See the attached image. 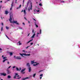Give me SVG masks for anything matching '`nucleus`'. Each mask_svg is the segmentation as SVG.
I'll return each mask as SVG.
<instances>
[{
  "label": "nucleus",
  "instance_id": "13d9d810",
  "mask_svg": "<svg viewBox=\"0 0 80 80\" xmlns=\"http://www.w3.org/2000/svg\"><path fill=\"white\" fill-rule=\"evenodd\" d=\"M42 77H41L40 78V79H42Z\"/></svg>",
  "mask_w": 80,
  "mask_h": 80
},
{
  "label": "nucleus",
  "instance_id": "dca6fc26",
  "mask_svg": "<svg viewBox=\"0 0 80 80\" xmlns=\"http://www.w3.org/2000/svg\"><path fill=\"white\" fill-rule=\"evenodd\" d=\"M35 33H34V34H33L31 38H34V37H35Z\"/></svg>",
  "mask_w": 80,
  "mask_h": 80
},
{
  "label": "nucleus",
  "instance_id": "9b49d317",
  "mask_svg": "<svg viewBox=\"0 0 80 80\" xmlns=\"http://www.w3.org/2000/svg\"><path fill=\"white\" fill-rule=\"evenodd\" d=\"M33 11V13H34V14H35V13H36V12H37V10H36V9H34Z\"/></svg>",
  "mask_w": 80,
  "mask_h": 80
},
{
  "label": "nucleus",
  "instance_id": "a18cd8bd",
  "mask_svg": "<svg viewBox=\"0 0 80 80\" xmlns=\"http://www.w3.org/2000/svg\"><path fill=\"white\" fill-rule=\"evenodd\" d=\"M30 46H28L26 48V49H27V48H28Z\"/></svg>",
  "mask_w": 80,
  "mask_h": 80
},
{
  "label": "nucleus",
  "instance_id": "49530a36",
  "mask_svg": "<svg viewBox=\"0 0 80 80\" xmlns=\"http://www.w3.org/2000/svg\"><path fill=\"white\" fill-rule=\"evenodd\" d=\"M20 70H21V68H19V71H20Z\"/></svg>",
  "mask_w": 80,
  "mask_h": 80
},
{
  "label": "nucleus",
  "instance_id": "6e6d98bb",
  "mask_svg": "<svg viewBox=\"0 0 80 80\" xmlns=\"http://www.w3.org/2000/svg\"><path fill=\"white\" fill-rule=\"evenodd\" d=\"M7 0L8 1V2L9 1H10V0Z\"/></svg>",
  "mask_w": 80,
  "mask_h": 80
},
{
  "label": "nucleus",
  "instance_id": "f257e3e1",
  "mask_svg": "<svg viewBox=\"0 0 80 80\" xmlns=\"http://www.w3.org/2000/svg\"><path fill=\"white\" fill-rule=\"evenodd\" d=\"M10 18L9 19V21H10L11 23H16V25H19V23L17 22V21H12V13L10 12Z\"/></svg>",
  "mask_w": 80,
  "mask_h": 80
},
{
  "label": "nucleus",
  "instance_id": "6e6552de",
  "mask_svg": "<svg viewBox=\"0 0 80 80\" xmlns=\"http://www.w3.org/2000/svg\"><path fill=\"white\" fill-rule=\"evenodd\" d=\"M0 75H1L3 76H6V75H7V74L5 73H1Z\"/></svg>",
  "mask_w": 80,
  "mask_h": 80
},
{
  "label": "nucleus",
  "instance_id": "69168bd1",
  "mask_svg": "<svg viewBox=\"0 0 80 80\" xmlns=\"http://www.w3.org/2000/svg\"><path fill=\"white\" fill-rule=\"evenodd\" d=\"M22 73H23V74L25 73V72H22Z\"/></svg>",
  "mask_w": 80,
  "mask_h": 80
},
{
  "label": "nucleus",
  "instance_id": "5701e85b",
  "mask_svg": "<svg viewBox=\"0 0 80 80\" xmlns=\"http://www.w3.org/2000/svg\"><path fill=\"white\" fill-rule=\"evenodd\" d=\"M18 43H19V45H22V43H20V41H19V43H18Z\"/></svg>",
  "mask_w": 80,
  "mask_h": 80
},
{
  "label": "nucleus",
  "instance_id": "4468645a",
  "mask_svg": "<svg viewBox=\"0 0 80 80\" xmlns=\"http://www.w3.org/2000/svg\"><path fill=\"white\" fill-rule=\"evenodd\" d=\"M42 33V30L41 29H40V33H39L38 32H37L38 35V34H41Z\"/></svg>",
  "mask_w": 80,
  "mask_h": 80
},
{
  "label": "nucleus",
  "instance_id": "0eeeda50",
  "mask_svg": "<svg viewBox=\"0 0 80 80\" xmlns=\"http://www.w3.org/2000/svg\"><path fill=\"white\" fill-rule=\"evenodd\" d=\"M18 73H15V76L14 77V78H16V77H19L20 76L18 75Z\"/></svg>",
  "mask_w": 80,
  "mask_h": 80
},
{
  "label": "nucleus",
  "instance_id": "1a4fd4ad",
  "mask_svg": "<svg viewBox=\"0 0 80 80\" xmlns=\"http://www.w3.org/2000/svg\"><path fill=\"white\" fill-rule=\"evenodd\" d=\"M34 23H35V25L36 26V27H38V26L37 25L38 24V22H34Z\"/></svg>",
  "mask_w": 80,
  "mask_h": 80
},
{
  "label": "nucleus",
  "instance_id": "37998d69",
  "mask_svg": "<svg viewBox=\"0 0 80 80\" xmlns=\"http://www.w3.org/2000/svg\"><path fill=\"white\" fill-rule=\"evenodd\" d=\"M33 42L31 43H30L31 45H33Z\"/></svg>",
  "mask_w": 80,
  "mask_h": 80
},
{
  "label": "nucleus",
  "instance_id": "6ab92c4d",
  "mask_svg": "<svg viewBox=\"0 0 80 80\" xmlns=\"http://www.w3.org/2000/svg\"><path fill=\"white\" fill-rule=\"evenodd\" d=\"M23 12L25 14V15H26V11H25V10H23Z\"/></svg>",
  "mask_w": 80,
  "mask_h": 80
},
{
  "label": "nucleus",
  "instance_id": "f03ea898",
  "mask_svg": "<svg viewBox=\"0 0 80 80\" xmlns=\"http://www.w3.org/2000/svg\"><path fill=\"white\" fill-rule=\"evenodd\" d=\"M31 64H33V63H36V64H33V65L35 67L38 66V65H39L40 63H37V62H35V60L32 61H31Z\"/></svg>",
  "mask_w": 80,
  "mask_h": 80
},
{
  "label": "nucleus",
  "instance_id": "680f3d73",
  "mask_svg": "<svg viewBox=\"0 0 80 80\" xmlns=\"http://www.w3.org/2000/svg\"><path fill=\"white\" fill-rule=\"evenodd\" d=\"M8 64H9V62H8Z\"/></svg>",
  "mask_w": 80,
  "mask_h": 80
},
{
  "label": "nucleus",
  "instance_id": "774afa93",
  "mask_svg": "<svg viewBox=\"0 0 80 80\" xmlns=\"http://www.w3.org/2000/svg\"><path fill=\"white\" fill-rule=\"evenodd\" d=\"M1 80H3V79H2Z\"/></svg>",
  "mask_w": 80,
  "mask_h": 80
},
{
  "label": "nucleus",
  "instance_id": "2f4dec72",
  "mask_svg": "<svg viewBox=\"0 0 80 80\" xmlns=\"http://www.w3.org/2000/svg\"><path fill=\"white\" fill-rule=\"evenodd\" d=\"M16 70L17 71H18V70H19V69H18V68H16Z\"/></svg>",
  "mask_w": 80,
  "mask_h": 80
},
{
  "label": "nucleus",
  "instance_id": "864d4df0",
  "mask_svg": "<svg viewBox=\"0 0 80 80\" xmlns=\"http://www.w3.org/2000/svg\"><path fill=\"white\" fill-rule=\"evenodd\" d=\"M2 25L3 26V23H2Z\"/></svg>",
  "mask_w": 80,
  "mask_h": 80
},
{
  "label": "nucleus",
  "instance_id": "72a5a7b5",
  "mask_svg": "<svg viewBox=\"0 0 80 80\" xmlns=\"http://www.w3.org/2000/svg\"><path fill=\"white\" fill-rule=\"evenodd\" d=\"M2 30H3V27H1V32L2 31Z\"/></svg>",
  "mask_w": 80,
  "mask_h": 80
},
{
  "label": "nucleus",
  "instance_id": "3c124183",
  "mask_svg": "<svg viewBox=\"0 0 80 80\" xmlns=\"http://www.w3.org/2000/svg\"><path fill=\"white\" fill-rule=\"evenodd\" d=\"M22 24H23V25H25V23H24V22H23Z\"/></svg>",
  "mask_w": 80,
  "mask_h": 80
},
{
  "label": "nucleus",
  "instance_id": "bb28decb",
  "mask_svg": "<svg viewBox=\"0 0 80 80\" xmlns=\"http://www.w3.org/2000/svg\"><path fill=\"white\" fill-rule=\"evenodd\" d=\"M35 75H36V74H34L33 76L34 78H35Z\"/></svg>",
  "mask_w": 80,
  "mask_h": 80
},
{
  "label": "nucleus",
  "instance_id": "052dcab7",
  "mask_svg": "<svg viewBox=\"0 0 80 80\" xmlns=\"http://www.w3.org/2000/svg\"><path fill=\"white\" fill-rule=\"evenodd\" d=\"M36 36L37 37H38V34H37V35H36Z\"/></svg>",
  "mask_w": 80,
  "mask_h": 80
},
{
  "label": "nucleus",
  "instance_id": "7ed1b4c3",
  "mask_svg": "<svg viewBox=\"0 0 80 80\" xmlns=\"http://www.w3.org/2000/svg\"><path fill=\"white\" fill-rule=\"evenodd\" d=\"M32 2H31L30 3L29 7L28 9V12H30V10H32Z\"/></svg>",
  "mask_w": 80,
  "mask_h": 80
},
{
  "label": "nucleus",
  "instance_id": "e2e57ef3",
  "mask_svg": "<svg viewBox=\"0 0 80 80\" xmlns=\"http://www.w3.org/2000/svg\"><path fill=\"white\" fill-rule=\"evenodd\" d=\"M0 2H1V3H2V1H0Z\"/></svg>",
  "mask_w": 80,
  "mask_h": 80
},
{
  "label": "nucleus",
  "instance_id": "f704fd0d",
  "mask_svg": "<svg viewBox=\"0 0 80 80\" xmlns=\"http://www.w3.org/2000/svg\"><path fill=\"white\" fill-rule=\"evenodd\" d=\"M5 58H7V57H4L3 58V59H5Z\"/></svg>",
  "mask_w": 80,
  "mask_h": 80
},
{
  "label": "nucleus",
  "instance_id": "7c9ffc66",
  "mask_svg": "<svg viewBox=\"0 0 80 80\" xmlns=\"http://www.w3.org/2000/svg\"><path fill=\"white\" fill-rule=\"evenodd\" d=\"M40 77H42L43 76V74H40Z\"/></svg>",
  "mask_w": 80,
  "mask_h": 80
},
{
  "label": "nucleus",
  "instance_id": "58836bf2",
  "mask_svg": "<svg viewBox=\"0 0 80 80\" xmlns=\"http://www.w3.org/2000/svg\"><path fill=\"white\" fill-rule=\"evenodd\" d=\"M5 35H6V37H7V38H8V39H9V38H8V36H7V35L6 34Z\"/></svg>",
  "mask_w": 80,
  "mask_h": 80
},
{
  "label": "nucleus",
  "instance_id": "412c9836",
  "mask_svg": "<svg viewBox=\"0 0 80 80\" xmlns=\"http://www.w3.org/2000/svg\"><path fill=\"white\" fill-rule=\"evenodd\" d=\"M9 55H11V56H12V55H13V53H12V52H10L9 53Z\"/></svg>",
  "mask_w": 80,
  "mask_h": 80
},
{
  "label": "nucleus",
  "instance_id": "20e7f679",
  "mask_svg": "<svg viewBox=\"0 0 80 80\" xmlns=\"http://www.w3.org/2000/svg\"><path fill=\"white\" fill-rule=\"evenodd\" d=\"M17 0H13L11 4V8H10V10H12V7H13V5H15V4L17 3Z\"/></svg>",
  "mask_w": 80,
  "mask_h": 80
},
{
  "label": "nucleus",
  "instance_id": "b1692460",
  "mask_svg": "<svg viewBox=\"0 0 80 80\" xmlns=\"http://www.w3.org/2000/svg\"><path fill=\"white\" fill-rule=\"evenodd\" d=\"M11 78V76H8V78Z\"/></svg>",
  "mask_w": 80,
  "mask_h": 80
},
{
  "label": "nucleus",
  "instance_id": "de8ad7c7",
  "mask_svg": "<svg viewBox=\"0 0 80 80\" xmlns=\"http://www.w3.org/2000/svg\"><path fill=\"white\" fill-rule=\"evenodd\" d=\"M20 78H21V77H20V78H17L18 79H20Z\"/></svg>",
  "mask_w": 80,
  "mask_h": 80
},
{
  "label": "nucleus",
  "instance_id": "aec40b11",
  "mask_svg": "<svg viewBox=\"0 0 80 80\" xmlns=\"http://www.w3.org/2000/svg\"><path fill=\"white\" fill-rule=\"evenodd\" d=\"M32 40H33V39L29 41L28 42H27V43H30V42H32Z\"/></svg>",
  "mask_w": 80,
  "mask_h": 80
},
{
  "label": "nucleus",
  "instance_id": "cd10ccee",
  "mask_svg": "<svg viewBox=\"0 0 80 80\" xmlns=\"http://www.w3.org/2000/svg\"><path fill=\"white\" fill-rule=\"evenodd\" d=\"M19 29H20V30H22V28L19 27Z\"/></svg>",
  "mask_w": 80,
  "mask_h": 80
},
{
  "label": "nucleus",
  "instance_id": "ea45409f",
  "mask_svg": "<svg viewBox=\"0 0 80 80\" xmlns=\"http://www.w3.org/2000/svg\"><path fill=\"white\" fill-rule=\"evenodd\" d=\"M63 2V3H64V2H65V1H61V3H62V2Z\"/></svg>",
  "mask_w": 80,
  "mask_h": 80
},
{
  "label": "nucleus",
  "instance_id": "a19ab883",
  "mask_svg": "<svg viewBox=\"0 0 80 80\" xmlns=\"http://www.w3.org/2000/svg\"><path fill=\"white\" fill-rule=\"evenodd\" d=\"M29 3V2H28V3H27V6H28V3Z\"/></svg>",
  "mask_w": 80,
  "mask_h": 80
},
{
  "label": "nucleus",
  "instance_id": "f3484780",
  "mask_svg": "<svg viewBox=\"0 0 80 80\" xmlns=\"http://www.w3.org/2000/svg\"><path fill=\"white\" fill-rule=\"evenodd\" d=\"M25 68L22 69L21 71V73H22V72H24V71H25Z\"/></svg>",
  "mask_w": 80,
  "mask_h": 80
},
{
  "label": "nucleus",
  "instance_id": "338daca9",
  "mask_svg": "<svg viewBox=\"0 0 80 80\" xmlns=\"http://www.w3.org/2000/svg\"><path fill=\"white\" fill-rule=\"evenodd\" d=\"M28 23H30V22H29V21H28Z\"/></svg>",
  "mask_w": 80,
  "mask_h": 80
},
{
  "label": "nucleus",
  "instance_id": "bf43d9fd",
  "mask_svg": "<svg viewBox=\"0 0 80 80\" xmlns=\"http://www.w3.org/2000/svg\"><path fill=\"white\" fill-rule=\"evenodd\" d=\"M25 0H23V3H24V1Z\"/></svg>",
  "mask_w": 80,
  "mask_h": 80
},
{
  "label": "nucleus",
  "instance_id": "c85d7f7f",
  "mask_svg": "<svg viewBox=\"0 0 80 80\" xmlns=\"http://www.w3.org/2000/svg\"><path fill=\"white\" fill-rule=\"evenodd\" d=\"M6 29H7V30L8 29V28H8L7 26H6Z\"/></svg>",
  "mask_w": 80,
  "mask_h": 80
},
{
  "label": "nucleus",
  "instance_id": "5fc2aeb1",
  "mask_svg": "<svg viewBox=\"0 0 80 80\" xmlns=\"http://www.w3.org/2000/svg\"><path fill=\"white\" fill-rule=\"evenodd\" d=\"M24 19H25L27 20V18H26L24 17Z\"/></svg>",
  "mask_w": 80,
  "mask_h": 80
},
{
  "label": "nucleus",
  "instance_id": "473e14b6",
  "mask_svg": "<svg viewBox=\"0 0 80 80\" xmlns=\"http://www.w3.org/2000/svg\"><path fill=\"white\" fill-rule=\"evenodd\" d=\"M26 80V79H25V78H22V80Z\"/></svg>",
  "mask_w": 80,
  "mask_h": 80
},
{
  "label": "nucleus",
  "instance_id": "603ef678",
  "mask_svg": "<svg viewBox=\"0 0 80 80\" xmlns=\"http://www.w3.org/2000/svg\"><path fill=\"white\" fill-rule=\"evenodd\" d=\"M29 35H30V33H29V34H28V36H29Z\"/></svg>",
  "mask_w": 80,
  "mask_h": 80
},
{
  "label": "nucleus",
  "instance_id": "8fccbe9b",
  "mask_svg": "<svg viewBox=\"0 0 80 80\" xmlns=\"http://www.w3.org/2000/svg\"><path fill=\"white\" fill-rule=\"evenodd\" d=\"M15 67H16V66H13V67H12V68H15Z\"/></svg>",
  "mask_w": 80,
  "mask_h": 80
},
{
  "label": "nucleus",
  "instance_id": "ddd939ff",
  "mask_svg": "<svg viewBox=\"0 0 80 80\" xmlns=\"http://www.w3.org/2000/svg\"><path fill=\"white\" fill-rule=\"evenodd\" d=\"M7 73L8 74H9V73H11V72L10 71L8 70H7Z\"/></svg>",
  "mask_w": 80,
  "mask_h": 80
},
{
  "label": "nucleus",
  "instance_id": "4c0bfd02",
  "mask_svg": "<svg viewBox=\"0 0 80 80\" xmlns=\"http://www.w3.org/2000/svg\"><path fill=\"white\" fill-rule=\"evenodd\" d=\"M11 66H10L9 67H8V68H10V67H11Z\"/></svg>",
  "mask_w": 80,
  "mask_h": 80
},
{
  "label": "nucleus",
  "instance_id": "09e8293b",
  "mask_svg": "<svg viewBox=\"0 0 80 80\" xmlns=\"http://www.w3.org/2000/svg\"><path fill=\"white\" fill-rule=\"evenodd\" d=\"M34 31V29H33L32 30V33H35V32H33V31Z\"/></svg>",
  "mask_w": 80,
  "mask_h": 80
},
{
  "label": "nucleus",
  "instance_id": "c756f323",
  "mask_svg": "<svg viewBox=\"0 0 80 80\" xmlns=\"http://www.w3.org/2000/svg\"><path fill=\"white\" fill-rule=\"evenodd\" d=\"M39 5H40V6H42V4H41V3H40L39 4Z\"/></svg>",
  "mask_w": 80,
  "mask_h": 80
},
{
  "label": "nucleus",
  "instance_id": "393cba45",
  "mask_svg": "<svg viewBox=\"0 0 80 80\" xmlns=\"http://www.w3.org/2000/svg\"><path fill=\"white\" fill-rule=\"evenodd\" d=\"M6 60H7V59H5L3 61V62H5Z\"/></svg>",
  "mask_w": 80,
  "mask_h": 80
},
{
  "label": "nucleus",
  "instance_id": "423d86ee",
  "mask_svg": "<svg viewBox=\"0 0 80 80\" xmlns=\"http://www.w3.org/2000/svg\"><path fill=\"white\" fill-rule=\"evenodd\" d=\"M14 57L15 58L18 59V60H21V59H22V58H21V57L20 56H18L16 57H15V56H14Z\"/></svg>",
  "mask_w": 80,
  "mask_h": 80
},
{
  "label": "nucleus",
  "instance_id": "9d476101",
  "mask_svg": "<svg viewBox=\"0 0 80 80\" xmlns=\"http://www.w3.org/2000/svg\"><path fill=\"white\" fill-rule=\"evenodd\" d=\"M22 7V5H20L18 7L16 8V9L18 10V9H20Z\"/></svg>",
  "mask_w": 80,
  "mask_h": 80
},
{
  "label": "nucleus",
  "instance_id": "4d7b16f0",
  "mask_svg": "<svg viewBox=\"0 0 80 80\" xmlns=\"http://www.w3.org/2000/svg\"><path fill=\"white\" fill-rule=\"evenodd\" d=\"M4 57V56L3 55H2V57H3V58Z\"/></svg>",
  "mask_w": 80,
  "mask_h": 80
},
{
  "label": "nucleus",
  "instance_id": "a211bd4d",
  "mask_svg": "<svg viewBox=\"0 0 80 80\" xmlns=\"http://www.w3.org/2000/svg\"><path fill=\"white\" fill-rule=\"evenodd\" d=\"M22 52H26V53H30V52H26V51H25V50H22Z\"/></svg>",
  "mask_w": 80,
  "mask_h": 80
},
{
  "label": "nucleus",
  "instance_id": "e433bc0d",
  "mask_svg": "<svg viewBox=\"0 0 80 80\" xmlns=\"http://www.w3.org/2000/svg\"><path fill=\"white\" fill-rule=\"evenodd\" d=\"M33 19L35 21V22H37V21H36V20H35V19H34V18H33Z\"/></svg>",
  "mask_w": 80,
  "mask_h": 80
},
{
  "label": "nucleus",
  "instance_id": "a878e982",
  "mask_svg": "<svg viewBox=\"0 0 80 80\" xmlns=\"http://www.w3.org/2000/svg\"><path fill=\"white\" fill-rule=\"evenodd\" d=\"M7 2H8V1H7V0L4 1V3H7Z\"/></svg>",
  "mask_w": 80,
  "mask_h": 80
},
{
  "label": "nucleus",
  "instance_id": "c03bdc74",
  "mask_svg": "<svg viewBox=\"0 0 80 80\" xmlns=\"http://www.w3.org/2000/svg\"><path fill=\"white\" fill-rule=\"evenodd\" d=\"M42 71H43V70H41V71H40L39 72V73H40V72H42Z\"/></svg>",
  "mask_w": 80,
  "mask_h": 80
},
{
  "label": "nucleus",
  "instance_id": "39448f33",
  "mask_svg": "<svg viewBox=\"0 0 80 80\" xmlns=\"http://www.w3.org/2000/svg\"><path fill=\"white\" fill-rule=\"evenodd\" d=\"M19 54L20 55H21L22 57H23V55H25V56H30V54H26V53H23L22 54L20 53Z\"/></svg>",
  "mask_w": 80,
  "mask_h": 80
},
{
  "label": "nucleus",
  "instance_id": "c9c22d12",
  "mask_svg": "<svg viewBox=\"0 0 80 80\" xmlns=\"http://www.w3.org/2000/svg\"><path fill=\"white\" fill-rule=\"evenodd\" d=\"M25 78L26 79H28V78H28V77Z\"/></svg>",
  "mask_w": 80,
  "mask_h": 80
},
{
  "label": "nucleus",
  "instance_id": "79ce46f5",
  "mask_svg": "<svg viewBox=\"0 0 80 80\" xmlns=\"http://www.w3.org/2000/svg\"><path fill=\"white\" fill-rule=\"evenodd\" d=\"M36 12H40V10H37Z\"/></svg>",
  "mask_w": 80,
  "mask_h": 80
},
{
  "label": "nucleus",
  "instance_id": "2eb2a0df",
  "mask_svg": "<svg viewBox=\"0 0 80 80\" xmlns=\"http://www.w3.org/2000/svg\"><path fill=\"white\" fill-rule=\"evenodd\" d=\"M5 13L6 15H7L8 13V11H6Z\"/></svg>",
  "mask_w": 80,
  "mask_h": 80
},
{
  "label": "nucleus",
  "instance_id": "4be33fe9",
  "mask_svg": "<svg viewBox=\"0 0 80 80\" xmlns=\"http://www.w3.org/2000/svg\"><path fill=\"white\" fill-rule=\"evenodd\" d=\"M27 65L28 67H30V64H29V63H27Z\"/></svg>",
  "mask_w": 80,
  "mask_h": 80
},
{
  "label": "nucleus",
  "instance_id": "0e129e2a",
  "mask_svg": "<svg viewBox=\"0 0 80 80\" xmlns=\"http://www.w3.org/2000/svg\"><path fill=\"white\" fill-rule=\"evenodd\" d=\"M0 50H2V49L0 48Z\"/></svg>",
  "mask_w": 80,
  "mask_h": 80
},
{
  "label": "nucleus",
  "instance_id": "f8f14e48",
  "mask_svg": "<svg viewBox=\"0 0 80 80\" xmlns=\"http://www.w3.org/2000/svg\"><path fill=\"white\" fill-rule=\"evenodd\" d=\"M29 72H31V71H32V69L31 68V67H29Z\"/></svg>",
  "mask_w": 80,
  "mask_h": 80
}]
</instances>
